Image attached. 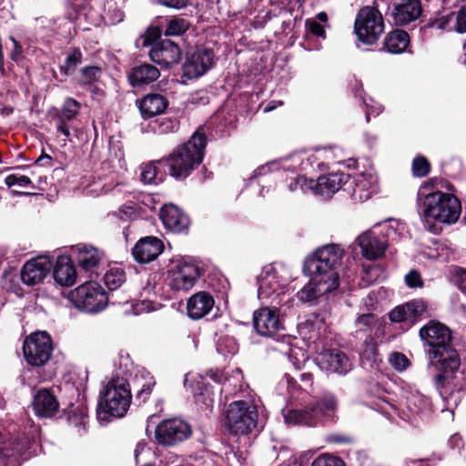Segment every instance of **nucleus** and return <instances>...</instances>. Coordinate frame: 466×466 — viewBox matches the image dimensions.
I'll list each match as a JSON object with an SVG mask.
<instances>
[{"mask_svg": "<svg viewBox=\"0 0 466 466\" xmlns=\"http://www.w3.org/2000/svg\"><path fill=\"white\" fill-rule=\"evenodd\" d=\"M160 76V72L157 67L150 64H143L135 66L129 76L130 84L133 86H139L142 85H148L155 82Z\"/></svg>", "mask_w": 466, "mask_h": 466, "instance_id": "32", "label": "nucleus"}, {"mask_svg": "<svg viewBox=\"0 0 466 466\" xmlns=\"http://www.w3.org/2000/svg\"><path fill=\"white\" fill-rule=\"evenodd\" d=\"M253 326L263 337H273L282 329L277 309L270 308H261L254 312Z\"/></svg>", "mask_w": 466, "mask_h": 466, "instance_id": "15", "label": "nucleus"}, {"mask_svg": "<svg viewBox=\"0 0 466 466\" xmlns=\"http://www.w3.org/2000/svg\"><path fill=\"white\" fill-rule=\"evenodd\" d=\"M258 296L268 297L271 292H276L279 288V283L276 276L275 269L271 266L266 267L258 277Z\"/></svg>", "mask_w": 466, "mask_h": 466, "instance_id": "36", "label": "nucleus"}, {"mask_svg": "<svg viewBox=\"0 0 466 466\" xmlns=\"http://www.w3.org/2000/svg\"><path fill=\"white\" fill-rule=\"evenodd\" d=\"M463 51H464V56H465V64H466V42L463 45Z\"/></svg>", "mask_w": 466, "mask_h": 466, "instance_id": "64", "label": "nucleus"}, {"mask_svg": "<svg viewBox=\"0 0 466 466\" xmlns=\"http://www.w3.org/2000/svg\"><path fill=\"white\" fill-rule=\"evenodd\" d=\"M150 59L162 67H170L181 60L182 51L175 42L163 39L153 45L149 51Z\"/></svg>", "mask_w": 466, "mask_h": 466, "instance_id": "13", "label": "nucleus"}, {"mask_svg": "<svg viewBox=\"0 0 466 466\" xmlns=\"http://www.w3.org/2000/svg\"><path fill=\"white\" fill-rule=\"evenodd\" d=\"M10 40L14 46L10 53V57L13 61L17 62L22 57L23 46L18 43V41L15 37L10 36Z\"/></svg>", "mask_w": 466, "mask_h": 466, "instance_id": "54", "label": "nucleus"}, {"mask_svg": "<svg viewBox=\"0 0 466 466\" xmlns=\"http://www.w3.org/2000/svg\"><path fill=\"white\" fill-rule=\"evenodd\" d=\"M80 104L66 98L61 108L53 107L48 111L49 116L56 122V130L68 138L71 136V122L78 115Z\"/></svg>", "mask_w": 466, "mask_h": 466, "instance_id": "12", "label": "nucleus"}, {"mask_svg": "<svg viewBox=\"0 0 466 466\" xmlns=\"http://www.w3.org/2000/svg\"><path fill=\"white\" fill-rule=\"evenodd\" d=\"M53 276L61 286H72L76 282V272L68 257H60L54 267Z\"/></svg>", "mask_w": 466, "mask_h": 466, "instance_id": "29", "label": "nucleus"}, {"mask_svg": "<svg viewBox=\"0 0 466 466\" xmlns=\"http://www.w3.org/2000/svg\"><path fill=\"white\" fill-rule=\"evenodd\" d=\"M432 181L423 183L418 190V212L425 221H438L441 223H455L461 215L460 200L451 193L440 190L431 191Z\"/></svg>", "mask_w": 466, "mask_h": 466, "instance_id": "2", "label": "nucleus"}, {"mask_svg": "<svg viewBox=\"0 0 466 466\" xmlns=\"http://www.w3.org/2000/svg\"><path fill=\"white\" fill-rule=\"evenodd\" d=\"M312 276L310 281L298 292L299 299L303 302L315 301L319 297L339 288V283L333 279H326L319 275Z\"/></svg>", "mask_w": 466, "mask_h": 466, "instance_id": "18", "label": "nucleus"}, {"mask_svg": "<svg viewBox=\"0 0 466 466\" xmlns=\"http://www.w3.org/2000/svg\"><path fill=\"white\" fill-rule=\"evenodd\" d=\"M405 282L409 288H421L423 286V280L421 279L420 274L417 270H410L405 276Z\"/></svg>", "mask_w": 466, "mask_h": 466, "instance_id": "50", "label": "nucleus"}, {"mask_svg": "<svg viewBox=\"0 0 466 466\" xmlns=\"http://www.w3.org/2000/svg\"><path fill=\"white\" fill-rule=\"evenodd\" d=\"M428 309L427 303L422 299H412L405 304L397 306L390 313L392 322H409L414 324Z\"/></svg>", "mask_w": 466, "mask_h": 466, "instance_id": "16", "label": "nucleus"}, {"mask_svg": "<svg viewBox=\"0 0 466 466\" xmlns=\"http://www.w3.org/2000/svg\"><path fill=\"white\" fill-rule=\"evenodd\" d=\"M163 242L156 237L141 238L133 248L134 258L139 263H148L156 259L162 252Z\"/></svg>", "mask_w": 466, "mask_h": 466, "instance_id": "21", "label": "nucleus"}, {"mask_svg": "<svg viewBox=\"0 0 466 466\" xmlns=\"http://www.w3.org/2000/svg\"><path fill=\"white\" fill-rule=\"evenodd\" d=\"M410 43V36L407 32L396 29L388 34L385 38V47L390 53L400 54L406 50Z\"/></svg>", "mask_w": 466, "mask_h": 466, "instance_id": "37", "label": "nucleus"}, {"mask_svg": "<svg viewBox=\"0 0 466 466\" xmlns=\"http://www.w3.org/2000/svg\"><path fill=\"white\" fill-rule=\"evenodd\" d=\"M106 286L109 289H118L126 280L125 271L119 268H110L104 276Z\"/></svg>", "mask_w": 466, "mask_h": 466, "instance_id": "39", "label": "nucleus"}, {"mask_svg": "<svg viewBox=\"0 0 466 466\" xmlns=\"http://www.w3.org/2000/svg\"><path fill=\"white\" fill-rule=\"evenodd\" d=\"M140 173L141 181L145 184H157L161 178H157V168L154 164L148 163L142 165Z\"/></svg>", "mask_w": 466, "mask_h": 466, "instance_id": "44", "label": "nucleus"}, {"mask_svg": "<svg viewBox=\"0 0 466 466\" xmlns=\"http://www.w3.org/2000/svg\"><path fill=\"white\" fill-rule=\"evenodd\" d=\"M75 306L86 312H98L106 308L108 298L104 289L96 282H86L70 293Z\"/></svg>", "mask_w": 466, "mask_h": 466, "instance_id": "9", "label": "nucleus"}, {"mask_svg": "<svg viewBox=\"0 0 466 466\" xmlns=\"http://www.w3.org/2000/svg\"><path fill=\"white\" fill-rule=\"evenodd\" d=\"M158 37V32L156 30H148L147 33L140 36L139 39L137 40V45L142 46H148L153 44V42Z\"/></svg>", "mask_w": 466, "mask_h": 466, "instance_id": "53", "label": "nucleus"}, {"mask_svg": "<svg viewBox=\"0 0 466 466\" xmlns=\"http://www.w3.org/2000/svg\"><path fill=\"white\" fill-rule=\"evenodd\" d=\"M344 256V250L337 244H329L318 248L304 262V271L309 275H319L326 279H333L339 284L337 272Z\"/></svg>", "mask_w": 466, "mask_h": 466, "instance_id": "5", "label": "nucleus"}, {"mask_svg": "<svg viewBox=\"0 0 466 466\" xmlns=\"http://www.w3.org/2000/svg\"><path fill=\"white\" fill-rule=\"evenodd\" d=\"M26 362L31 366H44L53 352L52 339L46 331H37L26 337L23 345Z\"/></svg>", "mask_w": 466, "mask_h": 466, "instance_id": "10", "label": "nucleus"}, {"mask_svg": "<svg viewBox=\"0 0 466 466\" xmlns=\"http://www.w3.org/2000/svg\"><path fill=\"white\" fill-rule=\"evenodd\" d=\"M453 276L455 284L463 293L466 294V269L455 268Z\"/></svg>", "mask_w": 466, "mask_h": 466, "instance_id": "51", "label": "nucleus"}, {"mask_svg": "<svg viewBox=\"0 0 466 466\" xmlns=\"http://www.w3.org/2000/svg\"><path fill=\"white\" fill-rule=\"evenodd\" d=\"M318 17H319V20H321V21H323V22H326V21H327V19H328L327 14H326V13H324V12L319 13V14L318 15Z\"/></svg>", "mask_w": 466, "mask_h": 466, "instance_id": "61", "label": "nucleus"}, {"mask_svg": "<svg viewBox=\"0 0 466 466\" xmlns=\"http://www.w3.org/2000/svg\"><path fill=\"white\" fill-rule=\"evenodd\" d=\"M195 399L198 403H203L207 408L212 406L213 400L210 397L208 389H205V391H201L198 394H196Z\"/></svg>", "mask_w": 466, "mask_h": 466, "instance_id": "55", "label": "nucleus"}, {"mask_svg": "<svg viewBox=\"0 0 466 466\" xmlns=\"http://www.w3.org/2000/svg\"><path fill=\"white\" fill-rule=\"evenodd\" d=\"M354 30L362 43L367 45L376 43L385 30L381 13L376 6H363L356 15Z\"/></svg>", "mask_w": 466, "mask_h": 466, "instance_id": "7", "label": "nucleus"}, {"mask_svg": "<svg viewBox=\"0 0 466 466\" xmlns=\"http://www.w3.org/2000/svg\"><path fill=\"white\" fill-rule=\"evenodd\" d=\"M338 408V400L332 394H325L319 400L300 410H289L284 413L287 423L314 426L322 418H332Z\"/></svg>", "mask_w": 466, "mask_h": 466, "instance_id": "6", "label": "nucleus"}, {"mask_svg": "<svg viewBox=\"0 0 466 466\" xmlns=\"http://www.w3.org/2000/svg\"><path fill=\"white\" fill-rule=\"evenodd\" d=\"M33 408L37 416L51 418L58 411L59 403L50 390L41 389L34 396Z\"/></svg>", "mask_w": 466, "mask_h": 466, "instance_id": "24", "label": "nucleus"}, {"mask_svg": "<svg viewBox=\"0 0 466 466\" xmlns=\"http://www.w3.org/2000/svg\"><path fill=\"white\" fill-rule=\"evenodd\" d=\"M136 383L139 389L136 392V400L139 403L145 402L150 396L153 388L156 385V380L149 373L142 371L140 377H136Z\"/></svg>", "mask_w": 466, "mask_h": 466, "instance_id": "38", "label": "nucleus"}, {"mask_svg": "<svg viewBox=\"0 0 466 466\" xmlns=\"http://www.w3.org/2000/svg\"><path fill=\"white\" fill-rule=\"evenodd\" d=\"M51 268V262L46 258H36L27 261L21 270L22 281L34 286L41 282L48 274Z\"/></svg>", "mask_w": 466, "mask_h": 466, "instance_id": "20", "label": "nucleus"}, {"mask_svg": "<svg viewBox=\"0 0 466 466\" xmlns=\"http://www.w3.org/2000/svg\"><path fill=\"white\" fill-rule=\"evenodd\" d=\"M436 27L443 30H454L457 33H466V5L461 6L457 13L451 12L442 15L435 22Z\"/></svg>", "mask_w": 466, "mask_h": 466, "instance_id": "30", "label": "nucleus"}, {"mask_svg": "<svg viewBox=\"0 0 466 466\" xmlns=\"http://www.w3.org/2000/svg\"><path fill=\"white\" fill-rule=\"evenodd\" d=\"M79 423L80 424H85V413H84L83 410H81V417H80Z\"/></svg>", "mask_w": 466, "mask_h": 466, "instance_id": "62", "label": "nucleus"}, {"mask_svg": "<svg viewBox=\"0 0 466 466\" xmlns=\"http://www.w3.org/2000/svg\"><path fill=\"white\" fill-rule=\"evenodd\" d=\"M36 165H42L46 167H51L52 165V157L49 155L42 154L36 160Z\"/></svg>", "mask_w": 466, "mask_h": 466, "instance_id": "58", "label": "nucleus"}, {"mask_svg": "<svg viewBox=\"0 0 466 466\" xmlns=\"http://www.w3.org/2000/svg\"><path fill=\"white\" fill-rule=\"evenodd\" d=\"M82 63V53L78 48H73L67 54L65 64L60 66L61 72L66 76L71 75Z\"/></svg>", "mask_w": 466, "mask_h": 466, "instance_id": "40", "label": "nucleus"}, {"mask_svg": "<svg viewBox=\"0 0 466 466\" xmlns=\"http://www.w3.org/2000/svg\"><path fill=\"white\" fill-rule=\"evenodd\" d=\"M123 380H112L107 383L97 406V418L106 420L109 417L122 418L131 403V392Z\"/></svg>", "mask_w": 466, "mask_h": 466, "instance_id": "4", "label": "nucleus"}, {"mask_svg": "<svg viewBox=\"0 0 466 466\" xmlns=\"http://www.w3.org/2000/svg\"><path fill=\"white\" fill-rule=\"evenodd\" d=\"M394 5L393 17L398 25H408L422 14L420 0H396Z\"/></svg>", "mask_w": 466, "mask_h": 466, "instance_id": "22", "label": "nucleus"}, {"mask_svg": "<svg viewBox=\"0 0 466 466\" xmlns=\"http://www.w3.org/2000/svg\"><path fill=\"white\" fill-rule=\"evenodd\" d=\"M206 147V137L200 129L190 139L178 146L167 157V163L170 176L185 178L202 162Z\"/></svg>", "mask_w": 466, "mask_h": 466, "instance_id": "3", "label": "nucleus"}, {"mask_svg": "<svg viewBox=\"0 0 466 466\" xmlns=\"http://www.w3.org/2000/svg\"><path fill=\"white\" fill-rule=\"evenodd\" d=\"M348 175L344 173H331L328 176H322L318 178L317 181H310V187L324 197H329L330 195L338 192L343 184L347 182Z\"/></svg>", "mask_w": 466, "mask_h": 466, "instance_id": "26", "label": "nucleus"}, {"mask_svg": "<svg viewBox=\"0 0 466 466\" xmlns=\"http://www.w3.org/2000/svg\"><path fill=\"white\" fill-rule=\"evenodd\" d=\"M308 25H309V31L313 35H315L317 36H321V37L325 36V29L321 25H319V23H317L315 21H312V22L309 23Z\"/></svg>", "mask_w": 466, "mask_h": 466, "instance_id": "57", "label": "nucleus"}, {"mask_svg": "<svg viewBox=\"0 0 466 466\" xmlns=\"http://www.w3.org/2000/svg\"><path fill=\"white\" fill-rule=\"evenodd\" d=\"M431 170V164L426 159V157L422 156L416 157L411 164V171L413 177H426Z\"/></svg>", "mask_w": 466, "mask_h": 466, "instance_id": "42", "label": "nucleus"}, {"mask_svg": "<svg viewBox=\"0 0 466 466\" xmlns=\"http://www.w3.org/2000/svg\"><path fill=\"white\" fill-rule=\"evenodd\" d=\"M359 351L361 363L365 367L377 369L379 363L381 362L375 337L364 338L359 348Z\"/></svg>", "mask_w": 466, "mask_h": 466, "instance_id": "33", "label": "nucleus"}, {"mask_svg": "<svg viewBox=\"0 0 466 466\" xmlns=\"http://www.w3.org/2000/svg\"><path fill=\"white\" fill-rule=\"evenodd\" d=\"M461 441V437L458 435H454L451 438V442L454 443L455 445L459 446L460 442Z\"/></svg>", "mask_w": 466, "mask_h": 466, "instance_id": "60", "label": "nucleus"}, {"mask_svg": "<svg viewBox=\"0 0 466 466\" xmlns=\"http://www.w3.org/2000/svg\"><path fill=\"white\" fill-rule=\"evenodd\" d=\"M327 441L336 444H350L354 441V439L350 435L343 433H333L327 437Z\"/></svg>", "mask_w": 466, "mask_h": 466, "instance_id": "52", "label": "nucleus"}, {"mask_svg": "<svg viewBox=\"0 0 466 466\" xmlns=\"http://www.w3.org/2000/svg\"><path fill=\"white\" fill-rule=\"evenodd\" d=\"M214 65V53L209 48L194 51L183 66L184 75L187 78H197L203 76Z\"/></svg>", "mask_w": 466, "mask_h": 466, "instance_id": "14", "label": "nucleus"}, {"mask_svg": "<svg viewBox=\"0 0 466 466\" xmlns=\"http://www.w3.org/2000/svg\"><path fill=\"white\" fill-rule=\"evenodd\" d=\"M311 466H344L343 461L329 454L317 457L311 463Z\"/></svg>", "mask_w": 466, "mask_h": 466, "instance_id": "45", "label": "nucleus"}, {"mask_svg": "<svg viewBox=\"0 0 466 466\" xmlns=\"http://www.w3.org/2000/svg\"><path fill=\"white\" fill-rule=\"evenodd\" d=\"M258 412L255 406L245 400L231 402L226 411V425L235 435H248L257 427Z\"/></svg>", "mask_w": 466, "mask_h": 466, "instance_id": "8", "label": "nucleus"}, {"mask_svg": "<svg viewBox=\"0 0 466 466\" xmlns=\"http://www.w3.org/2000/svg\"><path fill=\"white\" fill-rule=\"evenodd\" d=\"M159 217L165 227L173 232H181L189 224L187 215L172 204L163 206L160 209Z\"/></svg>", "mask_w": 466, "mask_h": 466, "instance_id": "25", "label": "nucleus"}, {"mask_svg": "<svg viewBox=\"0 0 466 466\" xmlns=\"http://www.w3.org/2000/svg\"><path fill=\"white\" fill-rule=\"evenodd\" d=\"M119 212L125 214L127 217H130L133 214H135L136 209L134 207L127 206V207H123L122 208H120Z\"/></svg>", "mask_w": 466, "mask_h": 466, "instance_id": "59", "label": "nucleus"}, {"mask_svg": "<svg viewBox=\"0 0 466 466\" xmlns=\"http://www.w3.org/2000/svg\"><path fill=\"white\" fill-rule=\"evenodd\" d=\"M274 108H275V106H268L264 109V111H265V112H270V111H272Z\"/></svg>", "mask_w": 466, "mask_h": 466, "instance_id": "63", "label": "nucleus"}, {"mask_svg": "<svg viewBox=\"0 0 466 466\" xmlns=\"http://www.w3.org/2000/svg\"><path fill=\"white\" fill-rule=\"evenodd\" d=\"M178 127L179 124L176 119L164 118L158 123L157 132L159 134L167 135L177 132Z\"/></svg>", "mask_w": 466, "mask_h": 466, "instance_id": "46", "label": "nucleus"}, {"mask_svg": "<svg viewBox=\"0 0 466 466\" xmlns=\"http://www.w3.org/2000/svg\"><path fill=\"white\" fill-rule=\"evenodd\" d=\"M30 448L31 444L27 438H15L0 447V455L16 461L18 457L24 456Z\"/></svg>", "mask_w": 466, "mask_h": 466, "instance_id": "34", "label": "nucleus"}, {"mask_svg": "<svg viewBox=\"0 0 466 466\" xmlns=\"http://www.w3.org/2000/svg\"><path fill=\"white\" fill-rule=\"evenodd\" d=\"M199 277L198 268L192 263L177 264L169 273L170 286L177 290H188Z\"/></svg>", "mask_w": 466, "mask_h": 466, "instance_id": "17", "label": "nucleus"}, {"mask_svg": "<svg viewBox=\"0 0 466 466\" xmlns=\"http://www.w3.org/2000/svg\"><path fill=\"white\" fill-rule=\"evenodd\" d=\"M191 433L192 430L189 424L177 418L161 421L155 431L158 443L166 446L180 443L188 439Z\"/></svg>", "mask_w": 466, "mask_h": 466, "instance_id": "11", "label": "nucleus"}, {"mask_svg": "<svg viewBox=\"0 0 466 466\" xmlns=\"http://www.w3.org/2000/svg\"><path fill=\"white\" fill-rule=\"evenodd\" d=\"M390 363L397 370L402 371L409 366V360L404 354L395 352L391 355Z\"/></svg>", "mask_w": 466, "mask_h": 466, "instance_id": "49", "label": "nucleus"}, {"mask_svg": "<svg viewBox=\"0 0 466 466\" xmlns=\"http://www.w3.org/2000/svg\"><path fill=\"white\" fill-rule=\"evenodd\" d=\"M81 73L82 83L87 85L97 79L100 74V69L97 66H86L82 69Z\"/></svg>", "mask_w": 466, "mask_h": 466, "instance_id": "47", "label": "nucleus"}, {"mask_svg": "<svg viewBox=\"0 0 466 466\" xmlns=\"http://www.w3.org/2000/svg\"><path fill=\"white\" fill-rule=\"evenodd\" d=\"M7 187H13L18 185L20 187H26L31 185V179L26 176H18L16 174L9 175L5 179Z\"/></svg>", "mask_w": 466, "mask_h": 466, "instance_id": "48", "label": "nucleus"}, {"mask_svg": "<svg viewBox=\"0 0 466 466\" xmlns=\"http://www.w3.org/2000/svg\"><path fill=\"white\" fill-rule=\"evenodd\" d=\"M158 3L170 8L181 9L187 5L188 0H158Z\"/></svg>", "mask_w": 466, "mask_h": 466, "instance_id": "56", "label": "nucleus"}, {"mask_svg": "<svg viewBox=\"0 0 466 466\" xmlns=\"http://www.w3.org/2000/svg\"><path fill=\"white\" fill-rule=\"evenodd\" d=\"M102 257L103 252L94 247L84 246L77 248V263L86 271L98 267Z\"/></svg>", "mask_w": 466, "mask_h": 466, "instance_id": "35", "label": "nucleus"}, {"mask_svg": "<svg viewBox=\"0 0 466 466\" xmlns=\"http://www.w3.org/2000/svg\"><path fill=\"white\" fill-rule=\"evenodd\" d=\"M354 326V337L358 339H362L367 337H375L380 324L374 314L364 313L356 319Z\"/></svg>", "mask_w": 466, "mask_h": 466, "instance_id": "31", "label": "nucleus"}, {"mask_svg": "<svg viewBox=\"0 0 466 466\" xmlns=\"http://www.w3.org/2000/svg\"><path fill=\"white\" fill-rule=\"evenodd\" d=\"M168 106L167 99L157 93L147 94L139 102V110L144 118L163 113Z\"/></svg>", "mask_w": 466, "mask_h": 466, "instance_id": "28", "label": "nucleus"}, {"mask_svg": "<svg viewBox=\"0 0 466 466\" xmlns=\"http://www.w3.org/2000/svg\"><path fill=\"white\" fill-rule=\"evenodd\" d=\"M214 304L215 300L208 292H197L187 299V315L192 319H202L212 310Z\"/></svg>", "mask_w": 466, "mask_h": 466, "instance_id": "23", "label": "nucleus"}, {"mask_svg": "<svg viewBox=\"0 0 466 466\" xmlns=\"http://www.w3.org/2000/svg\"><path fill=\"white\" fill-rule=\"evenodd\" d=\"M134 455L137 466H156L151 461H148V460L154 456V453L145 444L137 443L134 451Z\"/></svg>", "mask_w": 466, "mask_h": 466, "instance_id": "41", "label": "nucleus"}, {"mask_svg": "<svg viewBox=\"0 0 466 466\" xmlns=\"http://www.w3.org/2000/svg\"><path fill=\"white\" fill-rule=\"evenodd\" d=\"M189 28V23L184 18H174L169 21L165 35H180Z\"/></svg>", "mask_w": 466, "mask_h": 466, "instance_id": "43", "label": "nucleus"}, {"mask_svg": "<svg viewBox=\"0 0 466 466\" xmlns=\"http://www.w3.org/2000/svg\"><path fill=\"white\" fill-rule=\"evenodd\" d=\"M317 361L319 368L329 372L345 374L351 369L347 355L339 350H326L319 354Z\"/></svg>", "mask_w": 466, "mask_h": 466, "instance_id": "19", "label": "nucleus"}, {"mask_svg": "<svg viewBox=\"0 0 466 466\" xmlns=\"http://www.w3.org/2000/svg\"><path fill=\"white\" fill-rule=\"evenodd\" d=\"M420 337L428 346L427 369L435 372L433 383L441 395L449 386L454 373L461 367V358L452 344L451 329L444 324L430 321L420 329Z\"/></svg>", "mask_w": 466, "mask_h": 466, "instance_id": "1", "label": "nucleus"}, {"mask_svg": "<svg viewBox=\"0 0 466 466\" xmlns=\"http://www.w3.org/2000/svg\"><path fill=\"white\" fill-rule=\"evenodd\" d=\"M358 241L359 246L361 248L362 255L367 259L370 260L380 258L387 248L384 238H379L370 231H367L360 235Z\"/></svg>", "mask_w": 466, "mask_h": 466, "instance_id": "27", "label": "nucleus"}]
</instances>
